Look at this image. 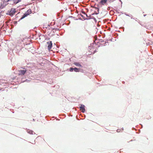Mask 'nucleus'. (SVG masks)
<instances>
[{
    "label": "nucleus",
    "instance_id": "1",
    "mask_svg": "<svg viewBox=\"0 0 153 153\" xmlns=\"http://www.w3.org/2000/svg\"><path fill=\"white\" fill-rule=\"evenodd\" d=\"M31 11L30 10H28L26 13L24 14L23 15L21 18L20 19H22L25 18V17L29 15L31 13Z\"/></svg>",
    "mask_w": 153,
    "mask_h": 153
},
{
    "label": "nucleus",
    "instance_id": "2",
    "mask_svg": "<svg viewBox=\"0 0 153 153\" xmlns=\"http://www.w3.org/2000/svg\"><path fill=\"white\" fill-rule=\"evenodd\" d=\"M27 71L26 69L25 70H20L18 71V75L19 76H23L26 73Z\"/></svg>",
    "mask_w": 153,
    "mask_h": 153
},
{
    "label": "nucleus",
    "instance_id": "3",
    "mask_svg": "<svg viewBox=\"0 0 153 153\" xmlns=\"http://www.w3.org/2000/svg\"><path fill=\"white\" fill-rule=\"evenodd\" d=\"M15 12V9L13 8H12L11 9L9 12V15L10 16H12L14 14Z\"/></svg>",
    "mask_w": 153,
    "mask_h": 153
},
{
    "label": "nucleus",
    "instance_id": "4",
    "mask_svg": "<svg viewBox=\"0 0 153 153\" xmlns=\"http://www.w3.org/2000/svg\"><path fill=\"white\" fill-rule=\"evenodd\" d=\"M47 43L48 45V50H50L51 48L52 47V44L51 41H49L47 42Z\"/></svg>",
    "mask_w": 153,
    "mask_h": 153
},
{
    "label": "nucleus",
    "instance_id": "5",
    "mask_svg": "<svg viewBox=\"0 0 153 153\" xmlns=\"http://www.w3.org/2000/svg\"><path fill=\"white\" fill-rule=\"evenodd\" d=\"M79 107L80 110L83 113L85 111V105H81Z\"/></svg>",
    "mask_w": 153,
    "mask_h": 153
},
{
    "label": "nucleus",
    "instance_id": "6",
    "mask_svg": "<svg viewBox=\"0 0 153 153\" xmlns=\"http://www.w3.org/2000/svg\"><path fill=\"white\" fill-rule=\"evenodd\" d=\"M82 34L83 35H86L88 33V31L86 29L83 30L82 32Z\"/></svg>",
    "mask_w": 153,
    "mask_h": 153
},
{
    "label": "nucleus",
    "instance_id": "7",
    "mask_svg": "<svg viewBox=\"0 0 153 153\" xmlns=\"http://www.w3.org/2000/svg\"><path fill=\"white\" fill-rule=\"evenodd\" d=\"M107 0H101L100 2V4L102 5H104L107 2Z\"/></svg>",
    "mask_w": 153,
    "mask_h": 153
},
{
    "label": "nucleus",
    "instance_id": "8",
    "mask_svg": "<svg viewBox=\"0 0 153 153\" xmlns=\"http://www.w3.org/2000/svg\"><path fill=\"white\" fill-rule=\"evenodd\" d=\"M74 70L76 72H79V69H78L76 68H74Z\"/></svg>",
    "mask_w": 153,
    "mask_h": 153
},
{
    "label": "nucleus",
    "instance_id": "9",
    "mask_svg": "<svg viewBox=\"0 0 153 153\" xmlns=\"http://www.w3.org/2000/svg\"><path fill=\"white\" fill-rule=\"evenodd\" d=\"M74 64L76 66H82L79 63L77 62H74Z\"/></svg>",
    "mask_w": 153,
    "mask_h": 153
},
{
    "label": "nucleus",
    "instance_id": "10",
    "mask_svg": "<svg viewBox=\"0 0 153 153\" xmlns=\"http://www.w3.org/2000/svg\"><path fill=\"white\" fill-rule=\"evenodd\" d=\"M81 14V16H82V17L85 20V19H87L86 18H85V17L84 16V15L83 14Z\"/></svg>",
    "mask_w": 153,
    "mask_h": 153
},
{
    "label": "nucleus",
    "instance_id": "11",
    "mask_svg": "<svg viewBox=\"0 0 153 153\" xmlns=\"http://www.w3.org/2000/svg\"><path fill=\"white\" fill-rule=\"evenodd\" d=\"M82 14H83L84 15H85L87 17H88L87 15L85 13L84 11H82Z\"/></svg>",
    "mask_w": 153,
    "mask_h": 153
},
{
    "label": "nucleus",
    "instance_id": "12",
    "mask_svg": "<svg viewBox=\"0 0 153 153\" xmlns=\"http://www.w3.org/2000/svg\"><path fill=\"white\" fill-rule=\"evenodd\" d=\"M74 70V68H71L70 69V71H73Z\"/></svg>",
    "mask_w": 153,
    "mask_h": 153
}]
</instances>
